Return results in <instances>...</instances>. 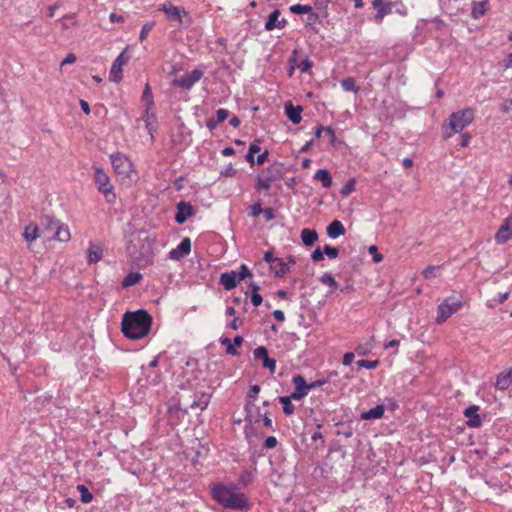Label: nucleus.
Segmentation results:
<instances>
[{"label": "nucleus", "mask_w": 512, "mask_h": 512, "mask_svg": "<svg viewBox=\"0 0 512 512\" xmlns=\"http://www.w3.org/2000/svg\"><path fill=\"white\" fill-rule=\"evenodd\" d=\"M269 152L265 150L264 152L260 153L256 158V163L258 165H262L268 158Z\"/></svg>", "instance_id": "obj_64"}, {"label": "nucleus", "mask_w": 512, "mask_h": 512, "mask_svg": "<svg viewBox=\"0 0 512 512\" xmlns=\"http://www.w3.org/2000/svg\"><path fill=\"white\" fill-rule=\"evenodd\" d=\"M479 406L471 405L467 407L463 414L466 418H468L467 426L470 428H478L482 425V418L478 414Z\"/></svg>", "instance_id": "obj_16"}, {"label": "nucleus", "mask_w": 512, "mask_h": 512, "mask_svg": "<svg viewBox=\"0 0 512 512\" xmlns=\"http://www.w3.org/2000/svg\"><path fill=\"white\" fill-rule=\"evenodd\" d=\"M511 384H512V377L507 372V370H504L497 376L495 387L498 390L505 391L511 386Z\"/></svg>", "instance_id": "obj_28"}, {"label": "nucleus", "mask_w": 512, "mask_h": 512, "mask_svg": "<svg viewBox=\"0 0 512 512\" xmlns=\"http://www.w3.org/2000/svg\"><path fill=\"white\" fill-rule=\"evenodd\" d=\"M152 326L151 315L143 309L125 312L122 317L121 330L125 337L138 340L150 332Z\"/></svg>", "instance_id": "obj_2"}, {"label": "nucleus", "mask_w": 512, "mask_h": 512, "mask_svg": "<svg viewBox=\"0 0 512 512\" xmlns=\"http://www.w3.org/2000/svg\"><path fill=\"white\" fill-rule=\"evenodd\" d=\"M323 251L330 259H335L339 255V249L328 244L323 247Z\"/></svg>", "instance_id": "obj_49"}, {"label": "nucleus", "mask_w": 512, "mask_h": 512, "mask_svg": "<svg viewBox=\"0 0 512 512\" xmlns=\"http://www.w3.org/2000/svg\"><path fill=\"white\" fill-rule=\"evenodd\" d=\"M354 358H355V355L353 352L345 353L343 356V360H342L343 365H345V366L350 365L353 362Z\"/></svg>", "instance_id": "obj_60"}, {"label": "nucleus", "mask_w": 512, "mask_h": 512, "mask_svg": "<svg viewBox=\"0 0 512 512\" xmlns=\"http://www.w3.org/2000/svg\"><path fill=\"white\" fill-rule=\"evenodd\" d=\"M275 260L276 262L274 263V265H271V270L274 272V275L276 277H283L289 271V267L287 263L283 261V259L278 258Z\"/></svg>", "instance_id": "obj_33"}, {"label": "nucleus", "mask_w": 512, "mask_h": 512, "mask_svg": "<svg viewBox=\"0 0 512 512\" xmlns=\"http://www.w3.org/2000/svg\"><path fill=\"white\" fill-rule=\"evenodd\" d=\"M211 395L208 393H201L199 396L195 395V399L190 404V409L196 410L199 409L203 411L207 408L209 402H210Z\"/></svg>", "instance_id": "obj_26"}, {"label": "nucleus", "mask_w": 512, "mask_h": 512, "mask_svg": "<svg viewBox=\"0 0 512 512\" xmlns=\"http://www.w3.org/2000/svg\"><path fill=\"white\" fill-rule=\"evenodd\" d=\"M275 259H278V258H277V257H274V255H273V252H272V251H267V252H265V254H264V261H265V262H267V263H269V264H270V266H271L272 264L274 265V263L276 262V260H275Z\"/></svg>", "instance_id": "obj_62"}, {"label": "nucleus", "mask_w": 512, "mask_h": 512, "mask_svg": "<svg viewBox=\"0 0 512 512\" xmlns=\"http://www.w3.org/2000/svg\"><path fill=\"white\" fill-rule=\"evenodd\" d=\"M357 365L366 369H375L379 365L378 360H365L361 359L357 361Z\"/></svg>", "instance_id": "obj_48"}, {"label": "nucleus", "mask_w": 512, "mask_h": 512, "mask_svg": "<svg viewBox=\"0 0 512 512\" xmlns=\"http://www.w3.org/2000/svg\"><path fill=\"white\" fill-rule=\"evenodd\" d=\"M94 181L98 191L103 194L106 202L110 204L114 203L116 200V195L113 192V185L110 182L109 176L102 168L95 167Z\"/></svg>", "instance_id": "obj_4"}, {"label": "nucleus", "mask_w": 512, "mask_h": 512, "mask_svg": "<svg viewBox=\"0 0 512 512\" xmlns=\"http://www.w3.org/2000/svg\"><path fill=\"white\" fill-rule=\"evenodd\" d=\"M302 106H294L291 102L285 104V113L293 124H299L302 120Z\"/></svg>", "instance_id": "obj_21"}, {"label": "nucleus", "mask_w": 512, "mask_h": 512, "mask_svg": "<svg viewBox=\"0 0 512 512\" xmlns=\"http://www.w3.org/2000/svg\"><path fill=\"white\" fill-rule=\"evenodd\" d=\"M194 214L192 205L189 202L181 201L177 204V212L175 215V221L178 224H184L188 217Z\"/></svg>", "instance_id": "obj_18"}, {"label": "nucleus", "mask_w": 512, "mask_h": 512, "mask_svg": "<svg viewBox=\"0 0 512 512\" xmlns=\"http://www.w3.org/2000/svg\"><path fill=\"white\" fill-rule=\"evenodd\" d=\"M293 383L295 384V391L291 394V397L294 400H300L308 394L310 386L301 375L295 376Z\"/></svg>", "instance_id": "obj_14"}, {"label": "nucleus", "mask_w": 512, "mask_h": 512, "mask_svg": "<svg viewBox=\"0 0 512 512\" xmlns=\"http://www.w3.org/2000/svg\"><path fill=\"white\" fill-rule=\"evenodd\" d=\"M70 231L67 225L60 223V225L57 227L56 232H54L52 235H47V239H55L61 242H67L70 240Z\"/></svg>", "instance_id": "obj_25"}, {"label": "nucleus", "mask_w": 512, "mask_h": 512, "mask_svg": "<svg viewBox=\"0 0 512 512\" xmlns=\"http://www.w3.org/2000/svg\"><path fill=\"white\" fill-rule=\"evenodd\" d=\"M277 444H278V441H277L276 437L269 436L265 439L263 446L267 449H273L277 446Z\"/></svg>", "instance_id": "obj_54"}, {"label": "nucleus", "mask_w": 512, "mask_h": 512, "mask_svg": "<svg viewBox=\"0 0 512 512\" xmlns=\"http://www.w3.org/2000/svg\"><path fill=\"white\" fill-rule=\"evenodd\" d=\"M128 48H125L113 61L110 73H109V79L112 82H120L122 80V72H123V66L129 61L130 55H128Z\"/></svg>", "instance_id": "obj_9"}, {"label": "nucleus", "mask_w": 512, "mask_h": 512, "mask_svg": "<svg viewBox=\"0 0 512 512\" xmlns=\"http://www.w3.org/2000/svg\"><path fill=\"white\" fill-rule=\"evenodd\" d=\"M40 236V229L38 225L34 223L28 224L23 232V237L26 242L31 243L35 241Z\"/></svg>", "instance_id": "obj_30"}, {"label": "nucleus", "mask_w": 512, "mask_h": 512, "mask_svg": "<svg viewBox=\"0 0 512 512\" xmlns=\"http://www.w3.org/2000/svg\"><path fill=\"white\" fill-rule=\"evenodd\" d=\"M312 62L309 59H305L301 61L299 64V68L302 73L308 72L312 68Z\"/></svg>", "instance_id": "obj_57"}, {"label": "nucleus", "mask_w": 512, "mask_h": 512, "mask_svg": "<svg viewBox=\"0 0 512 512\" xmlns=\"http://www.w3.org/2000/svg\"><path fill=\"white\" fill-rule=\"evenodd\" d=\"M260 392V386L259 385H253L251 388H250V391L247 395V400H251L252 403L254 402L257 394Z\"/></svg>", "instance_id": "obj_56"}, {"label": "nucleus", "mask_w": 512, "mask_h": 512, "mask_svg": "<svg viewBox=\"0 0 512 512\" xmlns=\"http://www.w3.org/2000/svg\"><path fill=\"white\" fill-rule=\"evenodd\" d=\"M263 211L264 209L261 207V204L257 202L251 206L249 215L252 217H258L260 214H263Z\"/></svg>", "instance_id": "obj_51"}, {"label": "nucleus", "mask_w": 512, "mask_h": 512, "mask_svg": "<svg viewBox=\"0 0 512 512\" xmlns=\"http://www.w3.org/2000/svg\"><path fill=\"white\" fill-rule=\"evenodd\" d=\"M142 279V275L139 272H130L125 276V278L122 281V286L124 288L133 286L137 283H139Z\"/></svg>", "instance_id": "obj_35"}, {"label": "nucleus", "mask_w": 512, "mask_h": 512, "mask_svg": "<svg viewBox=\"0 0 512 512\" xmlns=\"http://www.w3.org/2000/svg\"><path fill=\"white\" fill-rule=\"evenodd\" d=\"M160 10L166 14L170 22H178L180 26L187 27L192 22L188 12L184 8L174 6L169 2L163 3Z\"/></svg>", "instance_id": "obj_6"}, {"label": "nucleus", "mask_w": 512, "mask_h": 512, "mask_svg": "<svg viewBox=\"0 0 512 512\" xmlns=\"http://www.w3.org/2000/svg\"><path fill=\"white\" fill-rule=\"evenodd\" d=\"M356 181L354 178L349 179L345 185L341 188L340 194L342 196H348L355 190Z\"/></svg>", "instance_id": "obj_45"}, {"label": "nucleus", "mask_w": 512, "mask_h": 512, "mask_svg": "<svg viewBox=\"0 0 512 512\" xmlns=\"http://www.w3.org/2000/svg\"><path fill=\"white\" fill-rule=\"evenodd\" d=\"M275 179L272 168H267L261 175L257 176L255 189L258 191L269 190Z\"/></svg>", "instance_id": "obj_13"}, {"label": "nucleus", "mask_w": 512, "mask_h": 512, "mask_svg": "<svg viewBox=\"0 0 512 512\" xmlns=\"http://www.w3.org/2000/svg\"><path fill=\"white\" fill-rule=\"evenodd\" d=\"M251 276H252V272L247 267V265L241 264L239 267V272L237 273L238 281L240 282V281L244 280L245 278L251 277Z\"/></svg>", "instance_id": "obj_47"}, {"label": "nucleus", "mask_w": 512, "mask_h": 512, "mask_svg": "<svg viewBox=\"0 0 512 512\" xmlns=\"http://www.w3.org/2000/svg\"><path fill=\"white\" fill-rule=\"evenodd\" d=\"M243 341H244L243 337L240 335H237L234 337L233 341L226 337L222 338L221 344L223 346H225L227 354L236 356V355H238V351H237L236 347H240L242 345Z\"/></svg>", "instance_id": "obj_20"}, {"label": "nucleus", "mask_w": 512, "mask_h": 512, "mask_svg": "<svg viewBox=\"0 0 512 512\" xmlns=\"http://www.w3.org/2000/svg\"><path fill=\"white\" fill-rule=\"evenodd\" d=\"M314 179L320 181L324 188H329L332 185V176L327 169L317 170Z\"/></svg>", "instance_id": "obj_31"}, {"label": "nucleus", "mask_w": 512, "mask_h": 512, "mask_svg": "<svg viewBox=\"0 0 512 512\" xmlns=\"http://www.w3.org/2000/svg\"><path fill=\"white\" fill-rule=\"evenodd\" d=\"M211 495L225 509L243 511L250 508L248 497L233 483L215 484L211 489Z\"/></svg>", "instance_id": "obj_1"}, {"label": "nucleus", "mask_w": 512, "mask_h": 512, "mask_svg": "<svg viewBox=\"0 0 512 512\" xmlns=\"http://www.w3.org/2000/svg\"><path fill=\"white\" fill-rule=\"evenodd\" d=\"M292 399L291 395L279 397V402L282 404L283 412L286 415H292L295 411V407L291 402Z\"/></svg>", "instance_id": "obj_36"}, {"label": "nucleus", "mask_w": 512, "mask_h": 512, "mask_svg": "<svg viewBox=\"0 0 512 512\" xmlns=\"http://www.w3.org/2000/svg\"><path fill=\"white\" fill-rule=\"evenodd\" d=\"M289 10L294 14H308L313 11V8L310 5L294 4L290 6Z\"/></svg>", "instance_id": "obj_42"}, {"label": "nucleus", "mask_w": 512, "mask_h": 512, "mask_svg": "<svg viewBox=\"0 0 512 512\" xmlns=\"http://www.w3.org/2000/svg\"><path fill=\"white\" fill-rule=\"evenodd\" d=\"M242 325H243V320H242V319H240V318H238V317H236V318H234V319L231 321V323H230L229 327H230L231 329H233V330H238Z\"/></svg>", "instance_id": "obj_63"}, {"label": "nucleus", "mask_w": 512, "mask_h": 512, "mask_svg": "<svg viewBox=\"0 0 512 512\" xmlns=\"http://www.w3.org/2000/svg\"><path fill=\"white\" fill-rule=\"evenodd\" d=\"M228 115H229L228 110L222 109V108L218 109L216 111V118H215L216 123H221V122L225 121L227 119Z\"/></svg>", "instance_id": "obj_52"}, {"label": "nucleus", "mask_w": 512, "mask_h": 512, "mask_svg": "<svg viewBox=\"0 0 512 512\" xmlns=\"http://www.w3.org/2000/svg\"><path fill=\"white\" fill-rule=\"evenodd\" d=\"M311 259L314 261V262H320L322 260H324V251L321 250L319 247L316 248L312 254H311Z\"/></svg>", "instance_id": "obj_53"}, {"label": "nucleus", "mask_w": 512, "mask_h": 512, "mask_svg": "<svg viewBox=\"0 0 512 512\" xmlns=\"http://www.w3.org/2000/svg\"><path fill=\"white\" fill-rule=\"evenodd\" d=\"M262 301L263 298L259 293H251V302L255 307L260 306Z\"/></svg>", "instance_id": "obj_59"}, {"label": "nucleus", "mask_w": 512, "mask_h": 512, "mask_svg": "<svg viewBox=\"0 0 512 512\" xmlns=\"http://www.w3.org/2000/svg\"><path fill=\"white\" fill-rule=\"evenodd\" d=\"M103 249L100 245L90 244L87 251V261L89 264H95L101 260Z\"/></svg>", "instance_id": "obj_29"}, {"label": "nucleus", "mask_w": 512, "mask_h": 512, "mask_svg": "<svg viewBox=\"0 0 512 512\" xmlns=\"http://www.w3.org/2000/svg\"><path fill=\"white\" fill-rule=\"evenodd\" d=\"M258 407H255L254 404H252L251 400H246V404L244 407L245 411V421L249 425L257 424L259 423V417H258Z\"/></svg>", "instance_id": "obj_23"}, {"label": "nucleus", "mask_w": 512, "mask_h": 512, "mask_svg": "<svg viewBox=\"0 0 512 512\" xmlns=\"http://www.w3.org/2000/svg\"><path fill=\"white\" fill-rule=\"evenodd\" d=\"M368 251H369V253L374 255L373 261L375 263H379V262H381L383 260V255L378 253L377 247L375 245L370 246Z\"/></svg>", "instance_id": "obj_55"}, {"label": "nucleus", "mask_w": 512, "mask_h": 512, "mask_svg": "<svg viewBox=\"0 0 512 512\" xmlns=\"http://www.w3.org/2000/svg\"><path fill=\"white\" fill-rule=\"evenodd\" d=\"M473 119L474 112L470 108L452 113L449 117V126L452 130V133L461 132L473 121Z\"/></svg>", "instance_id": "obj_7"}, {"label": "nucleus", "mask_w": 512, "mask_h": 512, "mask_svg": "<svg viewBox=\"0 0 512 512\" xmlns=\"http://www.w3.org/2000/svg\"><path fill=\"white\" fill-rule=\"evenodd\" d=\"M341 87L347 92L357 93L359 91V87L356 85V81L353 77L344 78L341 81Z\"/></svg>", "instance_id": "obj_37"}, {"label": "nucleus", "mask_w": 512, "mask_h": 512, "mask_svg": "<svg viewBox=\"0 0 512 512\" xmlns=\"http://www.w3.org/2000/svg\"><path fill=\"white\" fill-rule=\"evenodd\" d=\"M77 490L80 493L81 501L83 503L88 504V503H90L92 501L93 495H92V493L89 491V489L86 486L78 485L77 486Z\"/></svg>", "instance_id": "obj_41"}, {"label": "nucleus", "mask_w": 512, "mask_h": 512, "mask_svg": "<svg viewBox=\"0 0 512 512\" xmlns=\"http://www.w3.org/2000/svg\"><path fill=\"white\" fill-rule=\"evenodd\" d=\"M256 360H261L264 368H267L271 373H274L276 369V360L272 359L268 355V350L264 346L257 347L253 352Z\"/></svg>", "instance_id": "obj_11"}, {"label": "nucleus", "mask_w": 512, "mask_h": 512, "mask_svg": "<svg viewBox=\"0 0 512 512\" xmlns=\"http://www.w3.org/2000/svg\"><path fill=\"white\" fill-rule=\"evenodd\" d=\"M258 410V417H259V421L262 419L263 420V424L266 428H269L271 429L272 431H275V429L272 427V420L271 418L268 416V413L265 412V413H261L260 412V409L257 408Z\"/></svg>", "instance_id": "obj_50"}, {"label": "nucleus", "mask_w": 512, "mask_h": 512, "mask_svg": "<svg viewBox=\"0 0 512 512\" xmlns=\"http://www.w3.org/2000/svg\"><path fill=\"white\" fill-rule=\"evenodd\" d=\"M485 5H486L485 1L473 2V4H472V11H471L472 18L478 19L479 17L483 16L485 14V11H486Z\"/></svg>", "instance_id": "obj_38"}, {"label": "nucleus", "mask_w": 512, "mask_h": 512, "mask_svg": "<svg viewBox=\"0 0 512 512\" xmlns=\"http://www.w3.org/2000/svg\"><path fill=\"white\" fill-rule=\"evenodd\" d=\"M301 240L305 246H312L318 240L316 230L305 228L301 231Z\"/></svg>", "instance_id": "obj_32"}, {"label": "nucleus", "mask_w": 512, "mask_h": 512, "mask_svg": "<svg viewBox=\"0 0 512 512\" xmlns=\"http://www.w3.org/2000/svg\"><path fill=\"white\" fill-rule=\"evenodd\" d=\"M464 305V302L454 297H447L437 307L436 323L443 324L446 320L451 317L454 313L460 310Z\"/></svg>", "instance_id": "obj_5"}, {"label": "nucleus", "mask_w": 512, "mask_h": 512, "mask_svg": "<svg viewBox=\"0 0 512 512\" xmlns=\"http://www.w3.org/2000/svg\"><path fill=\"white\" fill-rule=\"evenodd\" d=\"M146 380L151 385H157L161 381V375L154 370H144Z\"/></svg>", "instance_id": "obj_39"}, {"label": "nucleus", "mask_w": 512, "mask_h": 512, "mask_svg": "<svg viewBox=\"0 0 512 512\" xmlns=\"http://www.w3.org/2000/svg\"><path fill=\"white\" fill-rule=\"evenodd\" d=\"M320 282L322 284H325V285H328L330 286L331 288L336 289L338 287V284L337 282L335 281L334 277L332 276V274L328 273V272H325L321 277H320Z\"/></svg>", "instance_id": "obj_44"}, {"label": "nucleus", "mask_w": 512, "mask_h": 512, "mask_svg": "<svg viewBox=\"0 0 512 512\" xmlns=\"http://www.w3.org/2000/svg\"><path fill=\"white\" fill-rule=\"evenodd\" d=\"M157 254L156 239L144 233L139 237L137 250L132 253L133 263L140 269L146 268L154 263Z\"/></svg>", "instance_id": "obj_3"}, {"label": "nucleus", "mask_w": 512, "mask_h": 512, "mask_svg": "<svg viewBox=\"0 0 512 512\" xmlns=\"http://www.w3.org/2000/svg\"><path fill=\"white\" fill-rule=\"evenodd\" d=\"M439 269V266L429 265L423 270L422 275L425 279L435 278L438 276Z\"/></svg>", "instance_id": "obj_43"}, {"label": "nucleus", "mask_w": 512, "mask_h": 512, "mask_svg": "<svg viewBox=\"0 0 512 512\" xmlns=\"http://www.w3.org/2000/svg\"><path fill=\"white\" fill-rule=\"evenodd\" d=\"M373 7L377 10L375 20L380 23L386 15L392 13V2L385 0H373Z\"/></svg>", "instance_id": "obj_17"}, {"label": "nucleus", "mask_w": 512, "mask_h": 512, "mask_svg": "<svg viewBox=\"0 0 512 512\" xmlns=\"http://www.w3.org/2000/svg\"><path fill=\"white\" fill-rule=\"evenodd\" d=\"M512 237V214L507 217L495 234V241L504 244Z\"/></svg>", "instance_id": "obj_12"}, {"label": "nucleus", "mask_w": 512, "mask_h": 512, "mask_svg": "<svg viewBox=\"0 0 512 512\" xmlns=\"http://www.w3.org/2000/svg\"><path fill=\"white\" fill-rule=\"evenodd\" d=\"M327 235L332 238L336 239L342 235L345 234L346 230L344 225L339 220H333L326 229Z\"/></svg>", "instance_id": "obj_24"}, {"label": "nucleus", "mask_w": 512, "mask_h": 512, "mask_svg": "<svg viewBox=\"0 0 512 512\" xmlns=\"http://www.w3.org/2000/svg\"><path fill=\"white\" fill-rule=\"evenodd\" d=\"M154 27H155V22L154 21L146 22L142 26V29L140 31V35H139L140 41H144L147 38L148 34L152 31V29Z\"/></svg>", "instance_id": "obj_46"}, {"label": "nucleus", "mask_w": 512, "mask_h": 512, "mask_svg": "<svg viewBox=\"0 0 512 512\" xmlns=\"http://www.w3.org/2000/svg\"><path fill=\"white\" fill-rule=\"evenodd\" d=\"M281 12L278 9H275L271 12L267 18L265 23V30L272 31L276 28V24L278 23V19L280 18Z\"/></svg>", "instance_id": "obj_34"}, {"label": "nucleus", "mask_w": 512, "mask_h": 512, "mask_svg": "<svg viewBox=\"0 0 512 512\" xmlns=\"http://www.w3.org/2000/svg\"><path fill=\"white\" fill-rule=\"evenodd\" d=\"M191 251V240L188 237L182 239L180 244L169 252V258L172 260H180L188 255Z\"/></svg>", "instance_id": "obj_15"}, {"label": "nucleus", "mask_w": 512, "mask_h": 512, "mask_svg": "<svg viewBox=\"0 0 512 512\" xmlns=\"http://www.w3.org/2000/svg\"><path fill=\"white\" fill-rule=\"evenodd\" d=\"M325 132L327 133V135L329 136V141L332 145L335 144L336 142V135H335V131L334 129L331 127V126H326L325 127Z\"/></svg>", "instance_id": "obj_58"}, {"label": "nucleus", "mask_w": 512, "mask_h": 512, "mask_svg": "<svg viewBox=\"0 0 512 512\" xmlns=\"http://www.w3.org/2000/svg\"><path fill=\"white\" fill-rule=\"evenodd\" d=\"M237 272L230 271L224 272L220 275V284L223 285L225 290H232L238 284Z\"/></svg>", "instance_id": "obj_22"}, {"label": "nucleus", "mask_w": 512, "mask_h": 512, "mask_svg": "<svg viewBox=\"0 0 512 512\" xmlns=\"http://www.w3.org/2000/svg\"><path fill=\"white\" fill-rule=\"evenodd\" d=\"M384 411V405L379 404L368 411L362 412L360 418L362 420L380 419L383 416Z\"/></svg>", "instance_id": "obj_27"}, {"label": "nucleus", "mask_w": 512, "mask_h": 512, "mask_svg": "<svg viewBox=\"0 0 512 512\" xmlns=\"http://www.w3.org/2000/svg\"><path fill=\"white\" fill-rule=\"evenodd\" d=\"M263 215H264L265 221H267V222L271 221L275 218V213L272 208H265L263 211Z\"/></svg>", "instance_id": "obj_61"}, {"label": "nucleus", "mask_w": 512, "mask_h": 512, "mask_svg": "<svg viewBox=\"0 0 512 512\" xmlns=\"http://www.w3.org/2000/svg\"><path fill=\"white\" fill-rule=\"evenodd\" d=\"M60 221L53 216L44 215L41 217L42 233L47 238V235H52L56 232L57 227L60 225Z\"/></svg>", "instance_id": "obj_19"}, {"label": "nucleus", "mask_w": 512, "mask_h": 512, "mask_svg": "<svg viewBox=\"0 0 512 512\" xmlns=\"http://www.w3.org/2000/svg\"><path fill=\"white\" fill-rule=\"evenodd\" d=\"M253 480H254V475L252 474V472L245 470L240 474V476L238 478V483L240 486L246 487V486L250 485L253 482Z\"/></svg>", "instance_id": "obj_40"}, {"label": "nucleus", "mask_w": 512, "mask_h": 512, "mask_svg": "<svg viewBox=\"0 0 512 512\" xmlns=\"http://www.w3.org/2000/svg\"><path fill=\"white\" fill-rule=\"evenodd\" d=\"M114 171L122 177H130L133 172V164L130 159L122 153H114L110 156Z\"/></svg>", "instance_id": "obj_8"}, {"label": "nucleus", "mask_w": 512, "mask_h": 512, "mask_svg": "<svg viewBox=\"0 0 512 512\" xmlns=\"http://www.w3.org/2000/svg\"><path fill=\"white\" fill-rule=\"evenodd\" d=\"M203 71L194 69L191 72L184 74L182 77L174 79L172 85L185 90H190L195 83H197L203 76Z\"/></svg>", "instance_id": "obj_10"}]
</instances>
